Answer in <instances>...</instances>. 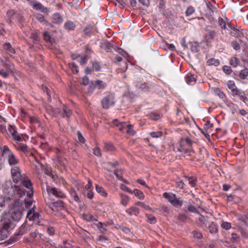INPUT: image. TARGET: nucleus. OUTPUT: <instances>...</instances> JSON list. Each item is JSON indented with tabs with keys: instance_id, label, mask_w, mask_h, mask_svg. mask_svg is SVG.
Instances as JSON below:
<instances>
[{
	"instance_id": "f257e3e1",
	"label": "nucleus",
	"mask_w": 248,
	"mask_h": 248,
	"mask_svg": "<svg viewBox=\"0 0 248 248\" xmlns=\"http://www.w3.org/2000/svg\"><path fill=\"white\" fill-rule=\"evenodd\" d=\"M3 193L7 197L8 199L13 200H19L25 194V192L21 189L18 186L14 185L11 180H6L2 186Z\"/></svg>"
},
{
	"instance_id": "f03ea898",
	"label": "nucleus",
	"mask_w": 248,
	"mask_h": 248,
	"mask_svg": "<svg viewBox=\"0 0 248 248\" xmlns=\"http://www.w3.org/2000/svg\"><path fill=\"white\" fill-rule=\"evenodd\" d=\"M0 150L2 155L4 156L5 159L7 160L10 165H15L18 163L19 161L18 159L7 146L4 145L3 147L0 146Z\"/></svg>"
},
{
	"instance_id": "7ed1b4c3",
	"label": "nucleus",
	"mask_w": 248,
	"mask_h": 248,
	"mask_svg": "<svg viewBox=\"0 0 248 248\" xmlns=\"http://www.w3.org/2000/svg\"><path fill=\"white\" fill-rule=\"evenodd\" d=\"M22 203L19 200H15L13 204V208L11 211V217L13 220L19 221L23 216V212L24 211V208L22 206Z\"/></svg>"
},
{
	"instance_id": "20e7f679",
	"label": "nucleus",
	"mask_w": 248,
	"mask_h": 248,
	"mask_svg": "<svg viewBox=\"0 0 248 248\" xmlns=\"http://www.w3.org/2000/svg\"><path fill=\"white\" fill-rule=\"evenodd\" d=\"M227 87L231 91V93L233 96H237L240 100L243 101L247 100V97L244 92L238 89L233 81H228Z\"/></svg>"
},
{
	"instance_id": "39448f33",
	"label": "nucleus",
	"mask_w": 248,
	"mask_h": 248,
	"mask_svg": "<svg viewBox=\"0 0 248 248\" xmlns=\"http://www.w3.org/2000/svg\"><path fill=\"white\" fill-rule=\"evenodd\" d=\"M0 227L9 231L14 227L10 216L7 214L2 215L0 220Z\"/></svg>"
},
{
	"instance_id": "423d86ee",
	"label": "nucleus",
	"mask_w": 248,
	"mask_h": 248,
	"mask_svg": "<svg viewBox=\"0 0 248 248\" xmlns=\"http://www.w3.org/2000/svg\"><path fill=\"white\" fill-rule=\"evenodd\" d=\"M114 98V94L111 93H108L101 101L103 108L105 109H108L111 106H113L115 104Z\"/></svg>"
},
{
	"instance_id": "0eeeda50",
	"label": "nucleus",
	"mask_w": 248,
	"mask_h": 248,
	"mask_svg": "<svg viewBox=\"0 0 248 248\" xmlns=\"http://www.w3.org/2000/svg\"><path fill=\"white\" fill-rule=\"evenodd\" d=\"M11 175L14 183L17 184L23 178L21 170L18 167H14L11 169Z\"/></svg>"
},
{
	"instance_id": "6e6552de",
	"label": "nucleus",
	"mask_w": 248,
	"mask_h": 248,
	"mask_svg": "<svg viewBox=\"0 0 248 248\" xmlns=\"http://www.w3.org/2000/svg\"><path fill=\"white\" fill-rule=\"evenodd\" d=\"M35 206L34 205L28 212L27 214V218L30 220L37 221L39 220L40 215L38 213L34 212Z\"/></svg>"
},
{
	"instance_id": "1a4fd4ad",
	"label": "nucleus",
	"mask_w": 248,
	"mask_h": 248,
	"mask_svg": "<svg viewBox=\"0 0 248 248\" xmlns=\"http://www.w3.org/2000/svg\"><path fill=\"white\" fill-rule=\"evenodd\" d=\"M209 217L201 215L196 220L197 225L200 227H205L209 224Z\"/></svg>"
},
{
	"instance_id": "9d476101",
	"label": "nucleus",
	"mask_w": 248,
	"mask_h": 248,
	"mask_svg": "<svg viewBox=\"0 0 248 248\" xmlns=\"http://www.w3.org/2000/svg\"><path fill=\"white\" fill-rule=\"evenodd\" d=\"M46 190L49 194H52L56 197L63 198L64 197V195L60 191H58L56 188L52 187L50 186H47Z\"/></svg>"
},
{
	"instance_id": "9b49d317",
	"label": "nucleus",
	"mask_w": 248,
	"mask_h": 248,
	"mask_svg": "<svg viewBox=\"0 0 248 248\" xmlns=\"http://www.w3.org/2000/svg\"><path fill=\"white\" fill-rule=\"evenodd\" d=\"M32 6L34 9L36 10H39L46 15H48L50 12V10L48 8L45 7L40 2H36L34 4H32Z\"/></svg>"
},
{
	"instance_id": "f8f14e48",
	"label": "nucleus",
	"mask_w": 248,
	"mask_h": 248,
	"mask_svg": "<svg viewBox=\"0 0 248 248\" xmlns=\"http://www.w3.org/2000/svg\"><path fill=\"white\" fill-rule=\"evenodd\" d=\"M181 149H179V151L182 152L183 150V147L186 145H187L189 147H191L193 142L189 138H186L182 139L180 141Z\"/></svg>"
},
{
	"instance_id": "ddd939ff",
	"label": "nucleus",
	"mask_w": 248,
	"mask_h": 248,
	"mask_svg": "<svg viewBox=\"0 0 248 248\" xmlns=\"http://www.w3.org/2000/svg\"><path fill=\"white\" fill-rule=\"evenodd\" d=\"M33 192L27 193V198L24 200V204L27 209L30 208L33 202Z\"/></svg>"
},
{
	"instance_id": "4468645a",
	"label": "nucleus",
	"mask_w": 248,
	"mask_h": 248,
	"mask_svg": "<svg viewBox=\"0 0 248 248\" xmlns=\"http://www.w3.org/2000/svg\"><path fill=\"white\" fill-rule=\"evenodd\" d=\"M20 181L21 182L23 186L31 190L30 192H33L32 183L29 178L26 177H23Z\"/></svg>"
},
{
	"instance_id": "2eb2a0df",
	"label": "nucleus",
	"mask_w": 248,
	"mask_h": 248,
	"mask_svg": "<svg viewBox=\"0 0 248 248\" xmlns=\"http://www.w3.org/2000/svg\"><path fill=\"white\" fill-rule=\"evenodd\" d=\"M101 47L106 50L107 52H111L112 49H115L116 46H115L112 45L109 42H106L103 43L101 45Z\"/></svg>"
},
{
	"instance_id": "dca6fc26",
	"label": "nucleus",
	"mask_w": 248,
	"mask_h": 248,
	"mask_svg": "<svg viewBox=\"0 0 248 248\" xmlns=\"http://www.w3.org/2000/svg\"><path fill=\"white\" fill-rule=\"evenodd\" d=\"M215 31H207L205 35V39L207 42H211L213 40L215 36Z\"/></svg>"
},
{
	"instance_id": "f3484780",
	"label": "nucleus",
	"mask_w": 248,
	"mask_h": 248,
	"mask_svg": "<svg viewBox=\"0 0 248 248\" xmlns=\"http://www.w3.org/2000/svg\"><path fill=\"white\" fill-rule=\"evenodd\" d=\"M28 228H29V227L27 224L22 225L18 229L16 234L17 235H23L28 231Z\"/></svg>"
},
{
	"instance_id": "a211bd4d",
	"label": "nucleus",
	"mask_w": 248,
	"mask_h": 248,
	"mask_svg": "<svg viewBox=\"0 0 248 248\" xmlns=\"http://www.w3.org/2000/svg\"><path fill=\"white\" fill-rule=\"evenodd\" d=\"M9 235V231L0 227V241L6 239Z\"/></svg>"
},
{
	"instance_id": "6ab92c4d",
	"label": "nucleus",
	"mask_w": 248,
	"mask_h": 248,
	"mask_svg": "<svg viewBox=\"0 0 248 248\" xmlns=\"http://www.w3.org/2000/svg\"><path fill=\"white\" fill-rule=\"evenodd\" d=\"M3 49L9 54H12L15 53V49L12 46V45L9 43H6L3 45Z\"/></svg>"
},
{
	"instance_id": "aec40b11",
	"label": "nucleus",
	"mask_w": 248,
	"mask_h": 248,
	"mask_svg": "<svg viewBox=\"0 0 248 248\" xmlns=\"http://www.w3.org/2000/svg\"><path fill=\"white\" fill-rule=\"evenodd\" d=\"M36 19L42 24L49 25L48 22L42 14L37 13L34 15Z\"/></svg>"
},
{
	"instance_id": "412c9836",
	"label": "nucleus",
	"mask_w": 248,
	"mask_h": 248,
	"mask_svg": "<svg viewBox=\"0 0 248 248\" xmlns=\"http://www.w3.org/2000/svg\"><path fill=\"white\" fill-rule=\"evenodd\" d=\"M208 228L209 232L212 234L216 233L218 232L217 225L213 222H212L210 224L209 223Z\"/></svg>"
},
{
	"instance_id": "4be33fe9",
	"label": "nucleus",
	"mask_w": 248,
	"mask_h": 248,
	"mask_svg": "<svg viewBox=\"0 0 248 248\" xmlns=\"http://www.w3.org/2000/svg\"><path fill=\"white\" fill-rule=\"evenodd\" d=\"M163 196L164 198L168 200V201L171 203H172L174 200H175V198L176 197L175 194L167 192L164 193Z\"/></svg>"
},
{
	"instance_id": "5701e85b",
	"label": "nucleus",
	"mask_w": 248,
	"mask_h": 248,
	"mask_svg": "<svg viewBox=\"0 0 248 248\" xmlns=\"http://www.w3.org/2000/svg\"><path fill=\"white\" fill-rule=\"evenodd\" d=\"M52 18L53 20V22L56 24H61L63 21L62 16L58 13L54 14L52 16Z\"/></svg>"
},
{
	"instance_id": "b1692460",
	"label": "nucleus",
	"mask_w": 248,
	"mask_h": 248,
	"mask_svg": "<svg viewBox=\"0 0 248 248\" xmlns=\"http://www.w3.org/2000/svg\"><path fill=\"white\" fill-rule=\"evenodd\" d=\"M94 30V27L92 25H88L83 30L84 35L87 36H90Z\"/></svg>"
},
{
	"instance_id": "393cba45",
	"label": "nucleus",
	"mask_w": 248,
	"mask_h": 248,
	"mask_svg": "<svg viewBox=\"0 0 248 248\" xmlns=\"http://www.w3.org/2000/svg\"><path fill=\"white\" fill-rule=\"evenodd\" d=\"M129 215H137L139 213V209L135 206H132L126 211Z\"/></svg>"
},
{
	"instance_id": "a878e982",
	"label": "nucleus",
	"mask_w": 248,
	"mask_h": 248,
	"mask_svg": "<svg viewBox=\"0 0 248 248\" xmlns=\"http://www.w3.org/2000/svg\"><path fill=\"white\" fill-rule=\"evenodd\" d=\"M186 81L188 84H192L196 81V79L194 77V75L191 74H188L186 77Z\"/></svg>"
},
{
	"instance_id": "bb28decb",
	"label": "nucleus",
	"mask_w": 248,
	"mask_h": 248,
	"mask_svg": "<svg viewBox=\"0 0 248 248\" xmlns=\"http://www.w3.org/2000/svg\"><path fill=\"white\" fill-rule=\"evenodd\" d=\"M94 82L96 87L99 89H104L107 86V84L105 82L100 80L94 81Z\"/></svg>"
},
{
	"instance_id": "cd10ccee",
	"label": "nucleus",
	"mask_w": 248,
	"mask_h": 248,
	"mask_svg": "<svg viewBox=\"0 0 248 248\" xmlns=\"http://www.w3.org/2000/svg\"><path fill=\"white\" fill-rule=\"evenodd\" d=\"M239 76L242 79H246L248 76V69L245 68L244 69L241 70Z\"/></svg>"
},
{
	"instance_id": "c85d7f7f",
	"label": "nucleus",
	"mask_w": 248,
	"mask_h": 248,
	"mask_svg": "<svg viewBox=\"0 0 248 248\" xmlns=\"http://www.w3.org/2000/svg\"><path fill=\"white\" fill-rule=\"evenodd\" d=\"M10 201L7 198H4L2 195H0V210H1L2 208L5 207L6 203Z\"/></svg>"
},
{
	"instance_id": "c756f323",
	"label": "nucleus",
	"mask_w": 248,
	"mask_h": 248,
	"mask_svg": "<svg viewBox=\"0 0 248 248\" xmlns=\"http://www.w3.org/2000/svg\"><path fill=\"white\" fill-rule=\"evenodd\" d=\"M71 114V110L68 109L66 106H64L63 113H62L63 117H66L68 119L69 118Z\"/></svg>"
},
{
	"instance_id": "7c9ffc66",
	"label": "nucleus",
	"mask_w": 248,
	"mask_h": 248,
	"mask_svg": "<svg viewBox=\"0 0 248 248\" xmlns=\"http://www.w3.org/2000/svg\"><path fill=\"white\" fill-rule=\"evenodd\" d=\"M45 171L46 175L52 176L53 179H55V176L53 174L52 168L48 165L46 166L45 167Z\"/></svg>"
},
{
	"instance_id": "2f4dec72",
	"label": "nucleus",
	"mask_w": 248,
	"mask_h": 248,
	"mask_svg": "<svg viewBox=\"0 0 248 248\" xmlns=\"http://www.w3.org/2000/svg\"><path fill=\"white\" fill-rule=\"evenodd\" d=\"M146 217L147 218L148 222L151 224H155L156 222V219L155 217L152 214H146Z\"/></svg>"
},
{
	"instance_id": "473e14b6",
	"label": "nucleus",
	"mask_w": 248,
	"mask_h": 248,
	"mask_svg": "<svg viewBox=\"0 0 248 248\" xmlns=\"http://www.w3.org/2000/svg\"><path fill=\"white\" fill-rule=\"evenodd\" d=\"M121 203L124 206H126L129 201L128 197L125 195L123 194H121Z\"/></svg>"
},
{
	"instance_id": "72a5a7b5",
	"label": "nucleus",
	"mask_w": 248,
	"mask_h": 248,
	"mask_svg": "<svg viewBox=\"0 0 248 248\" xmlns=\"http://www.w3.org/2000/svg\"><path fill=\"white\" fill-rule=\"evenodd\" d=\"M75 24L72 21H68L65 23L64 27L66 29L68 30H73L75 28Z\"/></svg>"
},
{
	"instance_id": "f704fd0d",
	"label": "nucleus",
	"mask_w": 248,
	"mask_h": 248,
	"mask_svg": "<svg viewBox=\"0 0 248 248\" xmlns=\"http://www.w3.org/2000/svg\"><path fill=\"white\" fill-rule=\"evenodd\" d=\"M95 187L96 191L98 193H100L101 195L105 197L107 195V192L102 186L96 185Z\"/></svg>"
},
{
	"instance_id": "c9c22d12",
	"label": "nucleus",
	"mask_w": 248,
	"mask_h": 248,
	"mask_svg": "<svg viewBox=\"0 0 248 248\" xmlns=\"http://www.w3.org/2000/svg\"><path fill=\"white\" fill-rule=\"evenodd\" d=\"M215 93L216 95H218L220 98L225 101L226 96L225 94L219 89L217 88L215 90Z\"/></svg>"
},
{
	"instance_id": "e433bc0d",
	"label": "nucleus",
	"mask_w": 248,
	"mask_h": 248,
	"mask_svg": "<svg viewBox=\"0 0 248 248\" xmlns=\"http://www.w3.org/2000/svg\"><path fill=\"white\" fill-rule=\"evenodd\" d=\"M239 61L236 57H232L230 60V64L234 67H236L238 64Z\"/></svg>"
},
{
	"instance_id": "4c0bfd02",
	"label": "nucleus",
	"mask_w": 248,
	"mask_h": 248,
	"mask_svg": "<svg viewBox=\"0 0 248 248\" xmlns=\"http://www.w3.org/2000/svg\"><path fill=\"white\" fill-rule=\"evenodd\" d=\"M186 178L188 181L189 184L192 186L194 187L196 186L197 184V179L196 178L193 177H188L187 176H186Z\"/></svg>"
},
{
	"instance_id": "58836bf2",
	"label": "nucleus",
	"mask_w": 248,
	"mask_h": 248,
	"mask_svg": "<svg viewBox=\"0 0 248 248\" xmlns=\"http://www.w3.org/2000/svg\"><path fill=\"white\" fill-rule=\"evenodd\" d=\"M207 63L208 65H215L217 66L219 65V62L218 60L213 58L208 60L207 62Z\"/></svg>"
},
{
	"instance_id": "ea45409f",
	"label": "nucleus",
	"mask_w": 248,
	"mask_h": 248,
	"mask_svg": "<svg viewBox=\"0 0 248 248\" xmlns=\"http://www.w3.org/2000/svg\"><path fill=\"white\" fill-rule=\"evenodd\" d=\"M132 192L134 194L135 196L138 197L139 199L141 200L144 198V195L140 190L135 189Z\"/></svg>"
},
{
	"instance_id": "a19ab883",
	"label": "nucleus",
	"mask_w": 248,
	"mask_h": 248,
	"mask_svg": "<svg viewBox=\"0 0 248 248\" xmlns=\"http://www.w3.org/2000/svg\"><path fill=\"white\" fill-rule=\"evenodd\" d=\"M190 50L194 53L198 52L199 51V45L196 43L190 44Z\"/></svg>"
},
{
	"instance_id": "79ce46f5",
	"label": "nucleus",
	"mask_w": 248,
	"mask_h": 248,
	"mask_svg": "<svg viewBox=\"0 0 248 248\" xmlns=\"http://www.w3.org/2000/svg\"><path fill=\"white\" fill-rule=\"evenodd\" d=\"M19 150L23 151L24 153L27 154L29 152V148L24 144H20L19 146Z\"/></svg>"
},
{
	"instance_id": "37998d69",
	"label": "nucleus",
	"mask_w": 248,
	"mask_h": 248,
	"mask_svg": "<svg viewBox=\"0 0 248 248\" xmlns=\"http://www.w3.org/2000/svg\"><path fill=\"white\" fill-rule=\"evenodd\" d=\"M12 136L13 139L16 140H17L18 141H20L22 140L21 137L16 131H14V132L12 134Z\"/></svg>"
},
{
	"instance_id": "c03bdc74",
	"label": "nucleus",
	"mask_w": 248,
	"mask_h": 248,
	"mask_svg": "<svg viewBox=\"0 0 248 248\" xmlns=\"http://www.w3.org/2000/svg\"><path fill=\"white\" fill-rule=\"evenodd\" d=\"M149 117L153 120H158L161 118V116L159 114L151 113L149 114Z\"/></svg>"
},
{
	"instance_id": "a18cd8bd",
	"label": "nucleus",
	"mask_w": 248,
	"mask_h": 248,
	"mask_svg": "<svg viewBox=\"0 0 248 248\" xmlns=\"http://www.w3.org/2000/svg\"><path fill=\"white\" fill-rule=\"evenodd\" d=\"M83 217L87 221H91L93 220H94L95 218H94V217L91 215V214H83L82 215Z\"/></svg>"
},
{
	"instance_id": "49530a36",
	"label": "nucleus",
	"mask_w": 248,
	"mask_h": 248,
	"mask_svg": "<svg viewBox=\"0 0 248 248\" xmlns=\"http://www.w3.org/2000/svg\"><path fill=\"white\" fill-rule=\"evenodd\" d=\"M233 31L231 32V34L234 37H238L240 36L241 32L238 29H235V28H231Z\"/></svg>"
},
{
	"instance_id": "de8ad7c7",
	"label": "nucleus",
	"mask_w": 248,
	"mask_h": 248,
	"mask_svg": "<svg viewBox=\"0 0 248 248\" xmlns=\"http://www.w3.org/2000/svg\"><path fill=\"white\" fill-rule=\"evenodd\" d=\"M183 202L182 200H181L180 199H177V197H176L175 200H174L171 204L174 206H181L183 204Z\"/></svg>"
},
{
	"instance_id": "09e8293b",
	"label": "nucleus",
	"mask_w": 248,
	"mask_h": 248,
	"mask_svg": "<svg viewBox=\"0 0 248 248\" xmlns=\"http://www.w3.org/2000/svg\"><path fill=\"white\" fill-rule=\"evenodd\" d=\"M195 12L194 8L191 6H190L187 7L186 12V16H189L191 15L193 13H194Z\"/></svg>"
},
{
	"instance_id": "8fccbe9b",
	"label": "nucleus",
	"mask_w": 248,
	"mask_h": 248,
	"mask_svg": "<svg viewBox=\"0 0 248 248\" xmlns=\"http://www.w3.org/2000/svg\"><path fill=\"white\" fill-rule=\"evenodd\" d=\"M104 148L108 151H111L114 149V146L110 143H105L104 144Z\"/></svg>"
},
{
	"instance_id": "3c124183",
	"label": "nucleus",
	"mask_w": 248,
	"mask_h": 248,
	"mask_svg": "<svg viewBox=\"0 0 248 248\" xmlns=\"http://www.w3.org/2000/svg\"><path fill=\"white\" fill-rule=\"evenodd\" d=\"M69 67L73 73H77L78 72V66L75 63H71L70 64Z\"/></svg>"
},
{
	"instance_id": "603ef678",
	"label": "nucleus",
	"mask_w": 248,
	"mask_h": 248,
	"mask_svg": "<svg viewBox=\"0 0 248 248\" xmlns=\"http://www.w3.org/2000/svg\"><path fill=\"white\" fill-rule=\"evenodd\" d=\"M150 135L152 138H157L162 136V132L161 131L153 132L150 133Z\"/></svg>"
},
{
	"instance_id": "864d4df0",
	"label": "nucleus",
	"mask_w": 248,
	"mask_h": 248,
	"mask_svg": "<svg viewBox=\"0 0 248 248\" xmlns=\"http://www.w3.org/2000/svg\"><path fill=\"white\" fill-rule=\"evenodd\" d=\"M193 236L198 239H201L202 237V233L198 231H194L192 232Z\"/></svg>"
},
{
	"instance_id": "5fc2aeb1",
	"label": "nucleus",
	"mask_w": 248,
	"mask_h": 248,
	"mask_svg": "<svg viewBox=\"0 0 248 248\" xmlns=\"http://www.w3.org/2000/svg\"><path fill=\"white\" fill-rule=\"evenodd\" d=\"M125 127H126L127 128V133L131 135H134L135 133V131H134V130L133 129V128H132V125H125Z\"/></svg>"
},
{
	"instance_id": "6e6d98bb",
	"label": "nucleus",
	"mask_w": 248,
	"mask_h": 248,
	"mask_svg": "<svg viewBox=\"0 0 248 248\" xmlns=\"http://www.w3.org/2000/svg\"><path fill=\"white\" fill-rule=\"evenodd\" d=\"M221 227L226 230H229L231 227V223L227 222H223L221 224Z\"/></svg>"
},
{
	"instance_id": "4d7b16f0",
	"label": "nucleus",
	"mask_w": 248,
	"mask_h": 248,
	"mask_svg": "<svg viewBox=\"0 0 248 248\" xmlns=\"http://www.w3.org/2000/svg\"><path fill=\"white\" fill-rule=\"evenodd\" d=\"M137 86H139V88L142 91H146L149 89V86L146 83L140 84L139 86V85H137Z\"/></svg>"
},
{
	"instance_id": "13d9d810",
	"label": "nucleus",
	"mask_w": 248,
	"mask_h": 248,
	"mask_svg": "<svg viewBox=\"0 0 248 248\" xmlns=\"http://www.w3.org/2000/svg\"><path fill=\"white\" fill-rule=\"evenodd\" d=\"M232 46L236 50H238L240 49V45L237 41L232 42Z\"/></svg>"
},
{
	"instance_id": "bf43d9fd",
	"label": "nucleus",
	"mask_w": 248,
	"mask_h": 248,
	"mask_svg": "<svg viewBox=\"0 0 248 248\" xmlns=\"http://www.w3.org/2000/svg\"><path fill=\"white\" fill-rule=\"evenodd\" d=\"M98 228L101 230V231H106L107 229L106 228V225L102 223L101 222H99L97 225Z\"/></svg>"
},
{
	"instance_id": "052dcab7",
	"label": "nucleus",
	"mask_w": 248,
	"mask_h": 248,
	"mask_svg": "<svg viewBox=\"0 0 248 248\" xmlns=\"http://www.w3.org/2000/svg\"><path fill=\"white\" fill-rule=\"evenodd\" d=\"M187 209L190 212L199 214V212H198L197 209L196 208V207L193 205H189Z\"/></svg>"
},
{
	"instance_id": "680f3d73",
	"label": "nucleus",
	"mask_w": 248,
	"mask_h": 248,
	"mask_svg": "<svg viewBox=\"0 0 248 248\" xmlns=\"http://www.w3.org/2000/svg\"><path fill=\"white\" fill-rule=\"evenodd\" d=\"M31 38L33 40V42H36L39 41L38 35L36 33H32L31 35Z\"/></svg>"
},
{
	"instance_id": "e2e57ef3",
	"label": "nucleus",
	"mask_w": 248,
	"mask_h": 248,
	"mask_svg": "<svg viewBox=\"0 0 248 248\" xmlns=\"http://www.w3.org/2000/svg\"><path fill=\"white\" fill-rule=\"evenodd\" d=\"M121 189L122 190L126 191L129 193H133L132 191L130 188H129L127 186H125L124 184H122L121 185Z\"/></svg>"
},
{
	"instance_id": "0e129e2a",
	"label": "nucleus",
	"mask_w": 248,
	"mask_h": 248,
	"mask_svg": "<svg viewBox=\"0 0 248 248\" xmlns=\"http://www.w3.org/2000/svg\"><path fill=\"white\" fill-rule=\"evenodd\" d=\"M223 71L227 74L229 75L232 72V69L231 67L225 65L223 67Z\"/></svg>"
},
{
	"instance_id": "69168bd1",
	"label": "nucleus",
	"mask_w": 248,
	"mask_h": 248,
	"mask_svg": "<svg viewBox=\"0 0 248 248\" xmlns=\"http://www.w3.org/2000/svg\"><path fill=\"white\" fill-rule=\"evenodd\" d=\"M218 24L222 29L226 28V23L222 18H219Z\"/></svg>"
},
{
	"instance_id": "338daca9",
	"label": "nucleus",
	"mask_w": 248,
	"mask_h": 248,
	"mask_svg": "<svg viewBox=\"0 0 248 248\" xmlns=\"http://www.w3.org/2000/svg\"><path fill=\"white\" fill-rule=\"evenodd\" d=\"M60 248H75L71 244L64 242L62 245L60 246Z\"/></svg>"
},
{
	"instance_id": "774afa93",
	"label": "nucleus",
	"mask_w": 248,
	"mask_h": 248,
	"mask_svg": "<svg viewBox=\"0 0 248 248\" xmlns=\"http://www.w3.org/2000/svg\"><path fill=\"white\" fill-rule=\"evenodd\" d=\"M16 12L14 10H8L7 12V14L9 18H12L16 14Z\"/></svg>"
}]
</instances>
